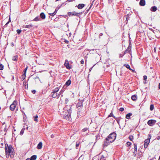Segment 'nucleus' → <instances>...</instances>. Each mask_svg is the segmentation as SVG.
Segmentation results:
<instances>
[{
	"label": "nucleus",
	"mask_w": 160,
	"mask_h": 160,
	"mask_svg": "<svg viewBox=\"0 0 160 160\" xmlns=\"http://www.w3.org/2000/svg\"><path fill=\"white\" fill-rule=\"evenodd\" d=\"M137 98L136 95H133L131 97L133 101H135L137 99Z\"/></svg>",
	"instance_id": "obj_19"
},
{
	"label": "nucleus",
	"mask_w": 160,
	"mask_h": 160,
	"mask_svg": "<svg viewBox=\"0 0 160 160\" xmlns=\"http://www.w3.org/2000/svg\"><path fill=\"white\" fill-rule=\"evenodd\" d=\"M26 160H31V158H27L26 159Z\"/></svg>",
	"instance_id": "obj_54"
},
{
	"label": "nucleus",
	"mask_w": 160,
	"mask_h": 160,
	"mask_svg": "<svg viewBox=\"0 0 160 160\" xmlns=\"http://www.w3.org/2000/svg\"><path fill=\"white\" fill-rule=\"evenodd\" d=\"M40 20V18H39L38 16H37L34 18L33 20V21H38Z\"/></svg>",
	"instance_id": "obj_26"
},
{
	"label": "nucleus",
	"mask_w": 160,
	"mask_h": 160,
	"mask_svg": "<svg viewBox=\"0 0 160 160\" xmlns=\"http://www.w3.org/2000/svg\"><path fill=\"white\" fill-rule=\"evenodd\" d=\"M56 1H58L59 0H56Z\"/></svg>",
	"instance_id": "obj_62"
},
{
	"label": "nucleus",
	"mask_w": 160,
	"mask_h": 160,
	"mask_svg": "<svg viewBox=\"0 0 160 160\" xmlns=\"http://www.w3.org/2000/svg\"><path fill=\"white\" fill-rule=\"evenodd\" d=\"M12 60L17 61L18 60V56L17 55L14 56L12 59Z\"/></svg>",
	"instance_id": "obj_27"
},
{
	"label": "nucleus",
	"mask_w": 160,
	"mask_h": 160,
	"mask_svg": "<svg viewBox=\"0 0 160 160\" xmlns=\"http://www.w3.org/2000/svg\"><path fill=\"white\" fill-rule=\"evenodd\" d=\"M83 102L81 101L80 102H78L76 106L77 108L81 107L82 106Z\"/></svg>",
	"instance_id": "obj_17"
},
{
	"label": "nucleus",
	"mask_w": 160,
	"mask_h": 160,
	"mask_svg": "<svg viewBox=\"0 0 160 160\" xmlns=\"http://www.w3.org/2000/svg\"><path fill=\"white\" fill-rule=\"evenodd\" d=\"M5 122H3V123H2V125H3V124H5Z\"/></svg>",
	"instance_id": "obj_58"
},
{
	"label": "nucleus",
	"mask_w": 160,
	"mask_h": 160,
	"mask_svg": "<svg viewBox=\"0 0 160 160\" xmlns=\"http://www.w3.org/2000/svg\"><path fill=\"white\" fill-rule=\"evenodd\" d=\"M61 114L66 119H69V118H71V113H69L68 111L63 110L61 112Z\"/></svg>",
	"instance_id": "obj_3"
},
{
	"label": "nucleus",
	"mask_w": 160,
	"mask_h": 160,
	"mask_svg": "<svg viewBox=\"0 0 160 160\" xmlns=\"http://www.w3.org/2000/svg\"><path fill=\"white\" fill-rule=\"evenodd\" d=\"M37 156L36 155H33L31 157V160H35L37 158Z\"/></svg>",
	"instance_id": "obj_24"
},
{
	"label": "nucleus",
	"mask_w": 160,
	"mask_h": 160,
	"mask_svg": "<svg viewBox=\"0 0 160 160\" xmlns=\"http://www.w3.org/2000/svg\"><path fill=\"white\" fill-rule=\"evenodd\" d=\"M149 160H153L152 159H151Z\"/></svg>",
	"instance_id": "obj_61"
},
{
	"label": "nucleus",
	"mask_w": 160,
	"mask_h": 160,
	"mask_svg": "<svg viewBox=\"0 0 160 160\" xmlns=\"http://www.w3.org/2000/svg\"><path fill=\"white\" fill-rule=\"evenodd\" d=\"M139 4L141 6H144L145 5V0H140L139 2Z\"/></svg>",
	"instance_id": "obj_11"
},
{
	"label": "nucleus",
	"mask_w": 160,
	"mask_h": 160,
	"mask_svg": "<svg viewBox=\"0 0 160 160\" xmlns=\"http://www.w3.org/2000/svg\"><path fill=\"white\" fill-rule=\"evenodd\" d=\"M37 79H39V78L37 76V77H36V78H35V79H37Z\"/></svg>",
	"instance_id": "obj_53"
},
{
	"label": "nucleus",
	"mask_w": 160,
	"mask_h": 160,
	"mask_svg": "<svg viewBox=\"0 0 160 160\" xmlns=\"http://www.w3.org/2000/svg\"><path fill=\"white\" fill-rule=\"evenodd\" d=\"M9 23V22H8L6 24V25H7Z\"/></svg>",
	"instance_id": "obj_55"
},
{
	"label": "nucleus",
	"mask_w": 160,
	"mask_h": 160,
	"mask_svg": "<svg viewBox=\"0 0 160 160\" xmlns=\"http://www.w3.org/2000/svg\"><path fill=\"white\" fill-rule=\"evenodd\" d=\"M42 147V143L40 142L37 146V148L38 149H40Z\"/></svg>",
	"instance_id": "obj_13"
},
{
	"label": "nucleus",
	"mask_w": 160,
	"mask_h": 160,
	"mask_svg": "<svg viewBox=\"0 0 160 160\" xmlns=\"http://www.w3.org/2000/svg\"><path fill=\"white\" fill-rule=\"evenodd\" d=\"M132 114L131 113H128L126 116V118L127 119H129L130 116L132 115Z\"/></svg>",
	"instance_id": "obj_22"
},
{
	"label": "nucleus",
	"mask_w": 160,
	"mask_h": 160,
	"mask_svg": "<svg viewBox=\"0 0 160 160\" xmlns=\"http://www.w3.org/2000/svg\"><path fill=\"white\" fill-rule=\"evenodd\" d=\"M32 92L33 93V94H35L36 92V91L35 90H32Z\"/></svg>",
	"instance_id": "obj_48"
},
{
	"label": "nucleus",
	"mask_w": 160,
	"mask_h": 160,
	"mask_svg": "<svg viewBox=\"0 0 160 160\" xmlns=\"http://www.w3.org/2000/svg\"><path fill=\"white\" fill-rule=\"evenodd\" d=\"M24 132V129H22L20 132V135H22L23 134Z\"/></svg>",
	"instance_id": "obj_36"
},
{
	"label": "nucleus",
	"mask_w": 160,
	"mask_h": 160,
	"mask_svg": "<svg viewBox=\"0 0 160 160\" xmlns=\"http://www.w3.org/2000/svg\"><path fill=\"white\" fill-rule=\"evenodd\" d=\"M85 6L84 4H79L78 6V8L79 9H82Z\"/></svg>",
	"instance_id": "obj_14"
},
{
	"label": "nucleus",
	"mask_w": 160,
	"mask_h": 160,
	"mask_svg": "<svg viewBox=\"0 0 160 160\" xmlns=\"http://www.w3.org/2000/svg\"><path fill=\"white\" fill-rule=\"evenodd\" d=\"M38 118V116L37 115H36V116H35L34 119V120L35 121H36L37 122L38 121V120L37 119Z\"/></svg>",
	"instance_id": "obj_38"
},
{
	"label": "nucleus",
	"mask_w": 160,
	"mask_h": 160,
	"mask_svg": "<svg viewBox=\"0 0 160 160\" xmlns=\"http://www.w3.org/2000/svg\"><path fill=\"white\" fill-rule=\"evenodd\" d=\"M154 105L153 104L151 105L150 106V110L152 111V110H153V109H154Z\"/></svg>",
	"instance_id": "obj_32"
},
{
	"label": "nucleus",
	"mask_w": 160,
	"mask_h": 160,
	"mask_svg": "<svg viewBox=\"0 0 160 160\" xmlns=\"http://www.w3.org/2000/svg\"><path fill=\"white\" fill-rule=\"evenodd\" d=\"M40 17L42 19H44L46 18V16L44 12H41L40 14Z\"/></svg>",
	"instance_id": "obj_15"
},
{
	"label": "nucleus",
	"mask_w": 160,
	"mask_h": 160,
	"mask_svg": "<svg viewBox=\"0 0 160 160\" xmlns=\"http://www.w3.org/2000/svg\"><path fill=\"white\" fill-rule=\"evenodd\" d=\"M17 105V102L16 100H14L10 106V109L11 111H14Z\"/></svg>",
	"instance_id": "obj_4"
},
{
	"label": "nucleus",
	"mask_w": 160,
	"mask_h": 160,
	"mask_svg": "<svg viewBox=\"0 0 160 160\" xmlns=\"http://www.w3.org/2000/svg\"><path fill=\"white\" fill-rule=\"evenodd\" d=\"M8 22H11V20H10V17H9V21Z\"/></svg>",
	"instance_id": "obj_56"
},
{
	"label": "nucleus",
	"mask_w": 160,
	"mask_h": 160,
	"mask_svg": "<svg viewBox=\"0 0 160 160\" xmlns=\"http://www.w3.org/2000/svg\"><path fill=\"white\" fill-rule=\"evenodd\" d=\"M33 26V25L32 24H30L28 25H26L25 26H24V27L26 28H30L32 27Z\"/></svg>",
	"instance_id": "obj_20"
},
{
	"label": "nucleus",
	"mask_w": 160,
	"mask_h": 160,
	"mask_svg": "<svg viewBox=\"0 0 160 160\" xmlns=\"http://www.w3.org/2000/svg\"><path fill=\"white\" fill-rule=\"evenodd\" d=\"M64 92V90H61L59 92L58 95V96L57 97V98H58L60 95L62 94V93H63V92Z\"/></svg>",
	"instance_id": "obj_29"
},
{
	"label": "nucleus",
	"mask_w": 160,
	"mask_h": 160,
	"mask_svg": "<svg viewBox=\"0 0 160 160\" xmlns=\"http://www.w3.org/2000/svg\"><path fill=\"white\" fill-rule=\"evenodd\" d=\"M113 117L114 118H115V117L114 116L112 112H111L110 114L108 116V117Z\"/></svg>",
	"instance_id": "obj_35"
},
{
	"label": "nucleus",
	"mask_w": 160,
	"mask_h": 160,
	"mask_svg": "<svg viewBox=\"0 0 160 160\" xmlns=\"http://www.w3.org/2000/svg\"><path fill=\"white\" fill-rule=\"evenodd\" d=\"M114 118L116 120L118 123V124H119V119L117 118H116V117H115V118Z\"/></svg>",
	"instance_id": "obj_41"
},
{
	"label": "nucleus",
	"mask_w": 160,
	"mask_h": 160,
	"mask_svg": "<svg viewBox=\"0 0 160 160\" xmlns=\"http://www.w3.org/2000/svg\"><path fill=\"white\" fill-rule=\"evenodd\" d=\"M21 32V30L19 29H18L17 30V32L18 34H20Z\"/></svg>",
	"instance_id": "obj_40"
},
{
	"label": "nucleus",
	"mask_w": 160,
	"mask_h": 160,
	"mask_svg": "<svg viewBox=\"0 0 160 160\" xmlns=\"http://www.w3.org/2000/svg\"><path fill=\"white\" fill-rule=\"evenodd\" d=\"M64 65L66 66V68L68 69L71 68V67L70 66L69 64V63L68 61L66 60L64 63Z\"/></svg>",
	"instance_id": "obj_10"
},
{
	"label": "nucleus",
	"mask_w": 160,
	"mask_h": 160,
	"mask_svg": "<svg viewBox=\"0 0 160 160\" xmlns=\"http://www.w3.org/2000/svg\"><path fill=\"white\" fill-rule=\"evenodd\" d=\"M105 159H106V157H105L103 155L101 156L100 159V160H105Z\"/></svg>",
	"instance_id": "obj_30"
},
{
	"label": "nucleus",
	"mask_w": 160,
	"mask_h": 160,
	"mask_svg": "<svg viewBox=\"0 0 160 160\" xmlns=\"http://www.w3.org/2000/svg\"><path fill=\"white\" fill-rule=\"evenodd\" d=\"M126 146L127 147H129V146H130L131 145L132 143L130 142H128L126 143Z\"/></svg>",
	"instance_id": "obj_33"
},
{
	"label": "nucleus",
	"mask_w": 160,
	"mask_h": 160,
	"mask_svg": "<svg viewBox=\"0 0 160 160\" xmlns=\"http://www.w3.org/2000/svg\"><path fill=\"white\" fill-rule=\"evenodd\" d=\"M158 140H159L160 139V135L158 136V137L157 138Z\"/></svg>",
	"instance_id": "obj_52"
},
{
	"label": "nucleus",
	"mask_w": 160,
	"mask_h": 160,
	"mask_svg": "<svg viewBox=\"0 0 160 160\" xmlns=\"http://www.w3.org/2000/svg\"><path fill=\"white\" fill-rule=\"evenodd\" d=\"M81 143V142H76V147L77 148L79 146L80 144Z\"/></svg>",
	"instance_id": "obj_31"
},
{
	"label": "nucleus",
	"mask_w": 160,
	"mask_h": 160,
	"mask_svg": "<svg viewBox=\"0 0 160 160\" xmlns=\"http://www.w3.org/2000/svg\"><path fill=\"white\" fill-rule=\"evenodd\" d=\"M157 10V8L155 6H153L151 7V10L152 12H155Z\"/></svg>",
	"instance_id": "obj_18"
},
{
	"label": "nucleus",
	"mask_w": 160,
	"mask_h": 160,
	"mask_svg": "<svg viewBox=\"0 0 160 160\" xmlns=\"http://www.w3.org/2000/svg\"><path fill=\"white\" fill-rule=\"evenodd\" d=\"M68 15L69 17L72 16H78L80 14L79 13H78L75 11L73 12H69L68 13Z\"/></svg>",
	"instance_id": "obj_6"
},
{
	"label": "nucleus",
	"mask_w": 160,
	"mask_h": 160,
	"mask_svg": "<svg viewBox=\"0 0 160 160\" xmlns=\"http://www.w3.org/2000/svg\"><path fill=\"white\" fill-rule=\"evenodd\" d=\"M158 86H159V89H160V83H159Z\"/></svg>",
	"instance_id": "obj_57"
},
{
	"label": "nucleus",
	"mask_w": 160,
	"mask_h": 160,
	"mask_svg": "<svg viewBox=\"0 0 160 160\" xmlns=\"http://www.w3.org/2000/svg\"><path fill=\"white\" fill-rule=\"evenodd\" d=\"M27 86L26 85H25V88H26Z\"/></svg>",
	"instance_id": "obj_60"
},
{
	"label": "nucleus",
	"mask_w": 160,
	"mask_h": 160,
	"mask_svg": "<svg viewBox=\"0 0 160 160\" xmlns=\"http://www.w3.org/2000/svg\"><path fill=\"white\" fill-rule=\"evenodd\" d=\"M111 142H110V141L107 138H106L104 141L103 146L105 147H107L109 145Z\"/></svg>",
	"instance_id": "obj_8"
},
{
	"label": "nucleus",
	"mask_w": 160,
	"mask_h": 160,
	"mask_svg": "<svg viewBox=\"0 0 160 160\" xmlns=\"http://www.w3.org/2000/svg\"><path fill=\"white\" fill-rule=\"evenodd\" d=\"M150 138L146 139L145 140L144 142V144H147L148 145L150 142Z\"/></svg>",
	"instance_id": "obj_16"
},
{
	"label": "nucleus",
	"mask_w": 160,
	"mask_h": 160,
	"mask_svg": "<svg viewBox=\"0 0 160 160\" xmlns=\"http://www.w3.org/2000/svg\"><path fill=\"white\" fill-rule=\"evenodd\" d=\"M131 50V47L128 46L127 49L124 51V54L128 53H130Z\"/></svg>",
	"instance_id": "obj_9"
},
{
	"label": "nucleus",
	"mask_w": 160,
	"mask_h": 160,
	"mask_svg": "<svg viewBox=\"0 0 160 160\" xmlns=\"http://www.w3.org/2000/svg\"><path fill=\"white\" fill-rule=\"evenodd\" d=\"M72 109L71 106L67 105L63 108V110L65 111H67L69 113H71Z\"/></svg>",
	"instance_id": "obj_7"
},
{
	"label": "nucleus",
	"mask_w": 160,
	"mask_h": 160,
	"mask_svg": "<svg viewBox=\"0 0 160 160\" xmlns=\"http://www.w3.org/2000/svg\"><path fill=\"white\" fill-rule=\"evenodd\" d=\"M129 138L130 140L132 141V140L133 139V136L132 135H130L129 137Z\"/></svg>",
	"instance_id": "obj_34"
},
{
	"label": "nucleus",
	"mask_w": 160,
	"mask_h": 160,
	"mask_svg": "<svg viewBox=\"0 0 160 160\" xmlns=\"http://www.w3.org/2000/svg\"><path fill=\"white\" fill-rule=\"evenodd\" d=\"M71 83V81L69 79L66 82L65 84L68 86H69Z\"/></svg>",
	"instance_id": "obj_25"
},
{
	"label": "nucleus",
	"mask_w": 160,
	"mask_h": 160,
	"mask_svg": "<svg viewBox=\"0 0 160 160\" xmlns=\"http://www.w3.org/2000/svg\"><path fill=\"white\" fill-rule=\"evenodd\" d=\"M130 70L131 71L133 72H135V70L132 69L131 68V69H130Z\"/></svg>",
	"instance_id": "obj_50"
},
{
	"label": "nucleus",
	"mask_w": 160,
	"mask_h": 160,
	"mask_svg": "<svg viewBox=\"0 0 160 160\" xmlns=\"http://www.w3.org/2000/svg\"><path fill=\"white\" fill-rule=\"evenodd\" d=\"M81 63L82 64H83L84 63V61L83 59H82L81 62Z\"/></svg>",
	"instance_id": "obj_47"
},
{
	"label": "nucleus",
	"mask_w": 160,
	"mask_h": 160,
	"mask_svg": "<svg viewBox=\"0 0 160 160\" xmlns=\"http://www.w3.org/2000/svg\"><path fill=\"white\" fill-rule=\"evenodd\" d=\"M147 78V77L146 76L144 75L143 76V79L144 80H146Z\"/></svg>",
	"instance_id": "obj_45"
},
{
	"label": "nucleus",
	"mask_w": 160,
	"mask_h": 160,
	"mask_svg": "<svg viewBox=\"0 0 160 160\" xmlns=\"http://www.w3.org/2000/svg\"><path fill=\"white\" fill-rule=\"evenodd\" d=\"M49 14L51 16H53L54 15H55V13H54V12H53L52 13H49Z\"/></svg>",
	"instance_id": "obj_42"
},
{
	"label": "nucleus",
	"mask_w": 160,
	"mask_h": 160,
	"mask_svg": "<svg viewBox=\"0 0 160 160\" xmlns=\"http://www.w3.org/2000/svg\"><path fill=\"white\" fill-rule=\"evenodd\" d=\"M88 128H85L83 129L82 130V132H86V131L88 130Z\"/></svg>",
	"instance_id": "obj_39"
},
{
	"label": "nucleus",
	"mask_w": 160,
	"mask_h": 160,
	"mask_svg": "<svg viewBox=\"0 0 160 160\" xmlns=\"http://www.w3.org/2000/svg\"><path fill=\"white\" fill-rule=\"evenodd\" d=\"M68 101V98H66L65 99V103L67 104Z\"/></svg>",
	"instance_id": "obj_44"
},
{
	"label": "nucleus",
	"mask_w": 160,
	"mask_h": 160,
	"mask_svg": "<svg viewBox=\"0 0 160 160\" xmlns=\"http://www.w3.org/2000/svg\"><path fill=\"white\" fill-rule=\"evenodd\" d=\"M124 66H125L127 68L129 69V70L131 69V68L130 67V66L128 64H124Z\"/></svg>",
	"instance_id": "obj_28"
},
{
	"label": "nucleus",
	"mask_w": 160,
	"mask_h": 160,
	"mask_svg": "<svg viewBox=\"0 0 160 160\" xmlns=\"http://www.w3.org/2000/svg\"><path fill=\"white\" fill-rule=\"evenodd\" d=\"M157 122V121L154 119H151L148 120L147 122L148 124L151 127L153 126Z\"/></svg>",
	"instance_id": "obj_5"
},
{
	"label": "nucleus",
	"mask_w": 160,
	"mask_h": 160,
	"mask_svg": "<svg viewBox=\"0 0 160 160\" xmlns=\"http://www.w3.org/2000/svg\"><path fill=\"white\" fill-rule=\"evenodd\" d=\"M144 147L145 148H146L148 147V145L147 144H144Z\"/></svg>",
	"instance_id": "obj_46"
},
{
	"label": "nucleus",
	"mask_w": 160,
	"mask_h": 160,
	"mask_svg": "<svg viewBox=\"0 0 160 160\" xmlns=\"http://www.w3.org/2000/svg\"><path fill=\"white\" fill-rule=\"evenodd\" d=\"M57 10L56 9H55V11L54 12V13H55L56 14L57 12Z\"/></svg>",
	"instance_id": "obj_51"
},
{
	"label": "nucleus",
	"mask_w": 160,
	"mask_h": 160,
	"mask_svg": "<svg viewBox=\"0 0 160 160\" xmlns=\"http://www.w3.org/2000/svg\"><path fill=\"white\" fill-rule=\"evenodd\" d=\"M59 89L58 88H56L53 90L52 92H53L56 93L58 91Z\"/></svg>",
	"instance_id": "obj_23"
},
{
	"label": "nucleus",
	"mask_w": 160,
	"mask_h": 160,
	"mask_svg": "<svg viewBox=\"0 0 160 160\" xmlns=\"http://www.w3.org/2000/svg\"><path fill=\"white\" fill-rule=\"evenodd\" d=\"M3 65L2 64H0V70H2L3 69Z\"/></svg>",
	"instance_id": "obj_37"
},
{
	"label": "nucleus",
	"mask_w": 160,
	"mask_h": 160,
	"mask_svg": "<svg viewBox=\"0 0 160 160\" xmlns=\"http://www.w3.org/2000/svg\"><path fill=\"white\" fill-rule=\"evenodd\" d=\"M134 150L133 152V153L135 155V156L136 155L137 152V144L134 143Z\"/></svg>",
	"instance_id": "obj_12"
},
{
	"label": "nucleus",
	"mask_w": 160,
	"mask_h": 160,
	"mask_svg": "<svg viewBox=\"0 0 160 160\" xmlns=\"http://www.w3.org/2000/svg\"><path fill=\"white\" fill-rule=\"evenodd\" d=\"M52 96L53 98H55L56 97H57L58 95H57V93H56L53 92H52Z\"/></svg>",
	"instance_id": "obj_21"
},
{
	"label": "nucleus",
	"mask_w": 160,
	"mask_h": 160,
	"mask_svg": "<svg viewBox=\"0 0 160 160\" xmlns=\"http://www.w3.org/2000/svg\"><path fill=\"white\" fill-rule=\"evenodd\" d=\"M28 68V67H27L24 70V71L25 72V74L26 73L27 70Z\"/></svg>",
	"instance_id": "obj_49"
},
{
	"label": "nucleus",
	"mask_w": 160,
	"mask_h": 160,
	"mask_svg": "<svg viewBox=\"0 0 160 160\" xmlns=\"http://www.w3.org/2000/svg\"><path fill=\"white\" fill-rule=\"evenodd\" d=\"M116 137V134L115 132L111 133L107 138L110 141V142H113L115 140Z\"/></svg>",
	"instance_id": "obj_2"
},
{
	"label": "nucleus",
	"mask_w": 160,
	"mask_h": 160,
	"mask_svg": "<svg viewBox=\"0 0 160 160\" xmlns=\"http://www.w3.org/2000/svg\"><path fill=\"white\" fill-rule=\"evenodd\" d=\"M5 148L6 155H8V157L9 155L11 158H13L14 152H13V149L12 146H8V144H5Z\"/></svg>",
	"instance_id": "obj_1"
},
{
	"label": "nucleus",
	"mask_w": 160,
	"mask_h": 160,
	"mask_svg": "<svg viewBox=\"0 0 160 160\" xmlns=\"http://www.w3.org/2000/svg\"><path fill=\"white\" fill-rule=\"evenodd\" d=\"M27 86L26 85H25V88H26Z\"/></svg>",
	"instance_id": "obj_59"
},
{
	"label": "nucleus",
	"mask_w": 160,
	"mask_h": 160,
	"mask_svg": "<svg viewBox=\"0 0 160 160\" xmlns=\"http://www.w3.org/2000/svg\"><path fill=\"white\" fill-rule=\"evenodd\" d=\"M120 111H123L124 110V108H120Z\"/></svg>",
	"instance_id": "obj_43"
}]
</instances>
